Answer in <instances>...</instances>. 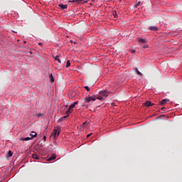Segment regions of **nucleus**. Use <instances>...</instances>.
I'll return each mask as SVG.
<instances>
[{
	"mask_svg": "<svg viewBox=\"0 0 182 182\" xmlns=\"http://www.w3.org/2000/svg\"><path fill=\"white\" fill-rule=\"evenodd\" d=\"M79 103L78 102H73V104L70 105L69 107H68V106H63V110H64V109L68 108V110H66V115H70V114H71V109H73L75 107V105H77V104Z\"/></svg>",
	"mask_w": 182,
	"mask_h": 182,
	"instance_id": "nucleus-1",
	"label": "nucleus"
},
{
	"mask_svg": "<svg viewBox=\"0 0 182 182\" xmlns=\"http://www.w3.org/2000/svg\"><path fill=\"white\" fill-rule=\"evenodd\" d=\"M60 134V128H59L58 127H55V129H53V134H52V136H53V138H56L58 137V134Z\"/></svg>",
	"mask_w": 182,
	"mask_h": 182,
	"instance_id": "nucleus-2",
	"label": "nucleus"
},
{
	"mask_svg": "<svg viewBox=\"0 0 182 182\" xmlns=\"http://www.w3.org/2000/svg\"><path fill=\"white\" fill-rule=\"evenodd\" d=\"M95 95H94L86 97L85 101L86 102L90 103V102H95Z\"/></svg>",
	"mask_w": 182,
	"mask_h": 182,
	"instance_id": "nucleus-3",
	"label": "nucleus"
},
{
	"mask_svg": "<svg viewBox=\"0 0 182 182\" xmlns=\"http://www.w3.org/2000/svg\"><path fill=\"white\" fill-rule=\"evenodd\" d=\"M137 42L139 43H147V39L146 38H142L141 37H138L136 38Z\"/></svg>",
	"mask_w": 182,
	"mask_h": 182,
	"instance_id": "nucleus-4",
	"label": "nucleus"
},
{
	"mask_svg": "<svg viewBox=\"0 0 182 182\" xmlns=\"http://www.w3.org/2000/svg\"><path fill=\"white\" fill-rule=\"evenodd\" d=\"M100 95L107 97H108V91L107 90L100 91Z\"/></svg>",
	"mask_w": 182,
	"mask_h": 182,
	"instance_id": "nucleus-5",
	"label": "nucleus"
},
{
	"mask_svg": "<svg viewBox=\"0 0 182 182\" xmlns=\"http://www.w3.org/2000/svg\"><path fill=\"white\" fill-rule=\"evenodd\" d=\"M72 2H77V4H86L87 0H73Z\"/></svg>",
	"mask_w": 182,
	"mask_h": 182,
	"instance_id": "nucleus-6",
	"label": "nucleus"
},
{
	"mask_svg": "<svg viewBox=\"0 0 182 182\" xmlns=\"http://www.w3.org/2000/svg\"><path fill=\"white\" fill-rule=\"evenodd\" d=\"M136 52H138V53L141 52V50H139V48L136 47V48H132V49H131V53H136Z\"/></svg>",
	"mask_w": 182,
	"mask_h": 182,
	"instance_id": "nucleus-7",
	"label": "nucleus"
},
{
	"mask_svg": "<svg viewBox=\"0 0 182 182\" xmlns=\"http://www.w3.org/2000/svg\"><path fill=\"white\" fill-rule=\"evenodd\" d=\"M33 139H34V137H33V136H31V137H26V138L20 139V141H28L29 140H33Z\"/></svg>",
	"mask_w": 182,
	"mask_h": 182,
	"instance_id": "nucleus-8",
	"label": "nucleus"
},
{
	"mask_svg": "<svg viewBox=\"0 0 182 182\" xmlns=\"http://www.w3.org/2000/svg\"><path fill=\"white\" fill-rule=\"evenodd\" d=\"M59 8H60V9L63 10V9H67L68 8V4H59L58 5Z\"/></svg>",
	"mask_w": 182,
	"mask_h": 182,
	"instance_id": "nucleus-9",
	"label": "nucleus"
},
{
	"mask_svg": "<svg viewBox=\"0 0 182 182\" xmlns=\"http://www.w3.org/2000/svg\"><path fill=\"white\" fill-rule=\"evenodd\" d=\"M32 157H33V159H35V160H39L40 159V156L38 154H33Z\"/></svg>",
	"mask_w": 182,
	"mask_h": 182,
	"instance_id": "nucleus-10",
	"label": "nucleus"
},
{
	"mask_svg": "<svg viewBox=\"0 0 182 182\" xmlns=\"http://www.w3.org/2000/svg\"><path fill=\"white\" fill-rule=\"evenodd\" d=\"M149 31H159V27L157 26H150L149 28Z\"/></svg>",
	"mask_w": 182,
	"mask_h": 182,
	"instance_id": "nucleus-11",
	"label": "nucleus"
},
{
	"mask_svg": "<svg viewBox=\"0 0 182 182\" xmlns=\"http://www.w3.org/2000/svg\"><path fill=\"white\" fill-rule=\"evenodd\" d=\"M55 159H56V156L55 154L51 155V156H49V158L48 159V161H52L55 160Z\"/></svg>",
	"mask_w": 182,
	"mask_h": 182,
	"instance_id": "nucleus-12",
	"label": "nucleus"
},
{
	"mask_svg": "<svg viewBox=\"0 0 182 182\" xmlns=\"http://www.w3.org/2000/svg\"><path fill=\"white\" fill-rule=\"evenodd\" d=\"M77 95V93L75 92H70V98H74Z\"/></svg>",
	"mask_w": 182,
	"mask_h": 182,
	"instance_id": "nucleus-13",
	"label": "nucleus"
},
{
	"mask_svg": "<svg viewBox=\"0 0 182 182\" xmlns=\"http://www.w3.org/2000/svg\"><path fill=\"white\" fill-rule=\"evenodd\" d=\"M167 102H169V100H163L162 101H160V105H166V103H167Z\"/></svg>",
	"mask_w": 182,
	"mask_h": 182,
	"instance_id": "nucleus-14",
	"label": "nucleus"
},
{
	"mask_svg": "<svg viewBox=\"0 0 182 182\" xmlns=\"http://www.w3.org/2000/svg\"><path fill=\"white\" fill-rule=\"evenodd\" d=\"M134 72L136 73V75H138L139 76L142 75L141 73H139V71L138 70V68H134Z\"/></svg>",
	"mask_w": 182,
	"mask_h": 182,
	"instance_id": "nucleus-15",
	"label": "nucleus"
},
{
	"mask_svg": "<svg viewBox=\"0 0 182 182\" xmlns=\"http://www.w3.org/2000/svg\"><path fill=\"white\" fill-rule=\"evenodd\" d=\"M144 105H145V106H146V107H151V106H152V104H151V102H149V101H145Z\"/></svg>",
	"mask_w": 182,
	"mask_h": 182,
	"instance_id": "nucleus-16",
	"label": "nucleus"
},
{
	"mask_svg": "<svg viewBox=\"0 0 182 182\" xmlns=\"http://www.w3.org/2000/svg\"><path fill=\"white\" fill-rule=\"evenodd\" d=\"M49 82H51V83L55 82L54 78H53V75H49Z\"/></svg>",
	"mask_w": 182,
	"mask_h": 182,
	"instance_id": "nucleus-17",
	"label": "nucleus"
},
{
	"mask_svg": "<svg viewBox=\"0 0 182 182\" xmlns=\"http://www.w3.org/2000/svg\"><path fill=\"white\" fill-rule=\"evenodd\" d=\"M29 136L33 138H35V137H36V132H31V134H29Z\"/></svg>",
	"mask_w": 182,
	"mask_h": 182,
	"instance_id": "nucleus-18",
	"label": "nucleus"
},
{
	"mask_svg": "<svg viewBox=\"0 0 182 182\" xmlns=\"http://www.w3.org/2000/svg\"><path fill=\"white\" fill-rule=\"evenodd\" d=\"M53 59H55V60H57L58 63H60V59L58 58V56L53 57Z\"/></svg>",
	"mask_w": 182,
	"mask_h": 182,
	"instance_id": "nucleus-19",
	"label": "nucleus"
},
{
	"mask_svg": "<svg viewBox=\"0 0 182 182\" xmlns=\"http://www.w3.org/2000/svg\"><path fill=\"white\" fill-rule=\"evenodd\" d=\"M70 60L66 61V68H70Z\"/></svg>",
	"mask_w": 182,
	"mask_h": 182,
	"instance_id": "nucleus-20",
	"label": "nucleus"
},
{
	"mask_svg": "<svg viewBox=\"0 0 182 182\" xmlns=\"http://www.w3.org/2000/svg\"><path fill=\"white\" fill-rule=\"evenodd\" d=\"M112 15L114 16V18H117L118 17L117 12H116V11H114Z\"/></svg>",
	"mask_w": 182,
	"mask_h": 182,
	"instance_id": "nucleus-21",
	"label": "nucleus"
},
{
	"mask_svg": "<svg viewBox=\"0 0 182 182\" xmlns=\"http://www.w3.org/2000/svg\"><path fill=\"white\" fill-rule=\"evenodd\" d=\"M95 100H102V97L95 96Z\"/></svg>",
	"mask_w": 182,
	"mask_h": 182,
	"instance_id": "nucleus-22",
	"label": "nucleus"
},
{
	"mask_svg": "<svg viewBox=\"0 0 182 182\" xmlns=\"http://www.w3.org/2000/svg\"><path fill=\"white\" fill-rule=\"evenodd\" d=\"M42 116H43L42 113L36 114V117H42Z\"/></svg>",
	"mask_w": 182,
	"mask_h": 182,
	"instance_id": "nucleus-23",
	"label": "nucleus"
},
{
	"mask_svg": "<svg viewBox=\"0 0 182 182\" xmlns=\"http://www.w3.org/2000/svg\"><path fill=\"white\" fill-rule=\"evenodd\" d=\"M8 154H9V157H11V156H12V151H9V153H8Z\"/></svg>",
	"mask_w": 182,
	"mask_h": 182,
	"instance_id": "nucleus-24",
	"label": "nucleus"
},
{
	"mask_svg": "<svg viewBox=\"0 0 182 182\" xmlns=\"http://www.w3.org/2000/svg\"><path fill=\"white\" fill-rule=\"evenodd\" d=\"M85 90H86V91L87 92H90V88L88 87V86H85Z\"/></svg>",
	"mask_w": 182,
	"mask_h": 182,
	"instance_id": "nucleus-25",
	"label": "nucleus"
},
{
	"mask_svg": "<svg viewBox=\"0 0 182 182\" xmlns=\"http://www.w3.org/2000/svg\"><path fill=\"white\" fill-rule=\"evenodd\" d=\"M140 4H141V2L139 1L138 3L136 4V7H137V6H140Z\"/></svg>",
	"mask_w": 182,
	"mask_h": 182,
	"instance_id": "nucleus-26",
	"label": "nucleus"
},
{
	"mask_svg": "<svg viewBox=\"0 0 182 182\" xmlns=\"http://www.w3.org/2000/svg\"><path fill=\"white\" fill-rule=\"evenodd\" d=\"M86 124H88V123H86V122L82 123V127H85V126H86Z\"/></svg>",
	"mask_w": 182,
	"mask_h": 182,
	"instance_id": "nucleus-27",
	"label": "nucleus"
},
{
	"mask_svg": "<svg viewBox=\"0 0 182 182\" xmlns=\"http://www.w3.org/2000/svg\"><path fill=\"white\" fill-rule=\"evenodd\" d=\"M90 136H92V134H90L88 135H86V138H89Z\"/></svg>",
	"mask_w": 182,
	"mask_h": 182,
	"instance_id": "nucleus-28",
	"label": "nucleus"
},
{
	"mask_svg": "<svg viewBox=\"0 0 182 182\" xmlns=\"http://www.w3.org/2000/svg\"><path fill=\"white\" fill-rule=\"evenodd\" d=\"M82 107L87 108V107H88V106L82 105Z\"/></svg>",
	"mask_w": 182,
	"mask_h": 182,
	"instance_id": "nucleus-29",
	"label": "nucleus"
},
{
	"mask_svg": "<svg viewBox=\"0 0 182 182\" xmlns=\"http://www.w3.org/2000/svg\"><path fill=\"white\" fill-rule=\"evenodd\" d=\"M12 32H13L14 33H16V31H12Z\"/></svg>",
	"mask_w": 182,
	"mask_h": 182,
	"instance_id": "nucleus-30",
	"label": "nucleus"
},
{
	"mask_svg": "<svg viewBox=\"0 0 182 182\" xmlns=\"http://www.w3.org/2000/svg\"><path fill=\"white\" fill-rule=\"evenodd\" d=\"M43 139L46 140V136H44V137H43Z\"/></svg>",
	"mask_w": 182,
	"mask_h": 182,
	"instance_id": "nucleus-31",
	"label": "nucleus"
},
{
	"mask_svg": "<svg viewBox=\"0 0 182 182\" xmlns=\"http://www.w3.org/2000/svg\"><path fill=\"white\" fill-rule=\"evenodd\" d=\"M147 48V47H141V49H144V48Z\"/></svg>",
	"mask_w": 182,
	"mask_h": 182,
	"instance_id": "nucleus-32",
	"label": "nucleus"
},
{
	"mask_svg": "<svg viewBox=\"0 0 182 182\" xmlns=\"http://www.w3.org/2000/svg\"><path fill=\"white\" fill-rule=\"evenodd\" d=\"M70 43H73V41L71 40V41H70Z\"/></svg>",
	"mask_w": 182,
	"mask_h": 182,
	"instance_id": "nucleus-33",
	"label": "nucleus"
},
{
	"mask_svg": "<svg viewBox=\"0 0 182 182\" xmlns=\"http://www.w3.org/2000/svg\"><path fill=\"white\" fill-rule=\"evenodd\" d=\"M38 45L41 46V45H42V43H39Z\"/></svg>",
	"mask_w": 182,
	"mask_h": 182,
	"instance_id": "nucleus-34",
	"label": "nucleus"
},
{
	"mask_svg": "<svg viewBox=\"0 0 182 182\" xmlns=\"http://www.w3.org/2000/svg\"><path fill=\"white\" fill-rule=\"evenodd\" d=\"M68 117V116H65V117H64V119H65V118H67Z\"/></svg>",
	"mask_w": 182,
	"mask_h": 182,
	"instance_id": "nucleus-35",
	"label": "nucleus"
},
{
	"mask_svg": "<svg viewBox=\"0 0 182 182\" xmlns=\"http://www.w3.org/2000/svg\"><path fill=\"white\" fill-rule=\"evenodd\" d=\"M24 43H26V41H23Z\"/></svg>",
	"mask_w": 182,
	"mask_h": 182,
	"instance_id": "nucleus-36",
	"label": "nucleus"
},
{
	"mask_svg": "<svg viewBox=\"0 0 182 182\" xmlns=\"http://www.w3.org/2000/svg\"><path fill=\"white\" fill-rule=\"evenodd\" d=\"M120 1H122V0H119Z\"/></svg>",
	"mask_w": 182,
	"mask_h": 182,
	"instance_id": "nucleus-37",
	"label": "nucleus"
}]
</instances>
